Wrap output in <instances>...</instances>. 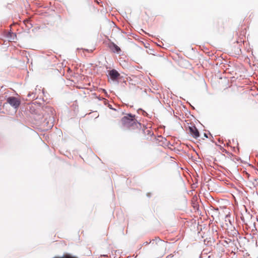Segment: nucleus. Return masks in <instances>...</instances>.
Returning a JSON list of instances; mask_svg holds the SVG:
<instances>
[{
	"label": "nucleus",
	"instance_id": "nucleus-1",
	"mask_svg": "<svg viewBox=\"0 0 258 258\" xmlns=\"http://www.w3.org/2000/svg\"><path fill=\"white\" fill-rule=\"evenodd\" d=\"M122 125L130 130H135L140 128L141 124L136 118L135 115L127 114L123 116L121 119Z\"/></svg>",
	"mask_w": 258,
	"mask_h": 258
},
{
	"label": "nucleus",
	"instance_id": "nucleus-2",
	"mask_svg": "<svg viewBox=\"0 0 258 258\" xmlns=\"http://www.w3.org/2000/svg\"><path fill=\"white\" fill-rule=\"evenodd\" d=\"M7 102L15 108H18L20 104V100L15 97H8Z\"/></svg>",
	"mask_w": 258,
	"mask_h": 258
},
{
	"label": "nucleus",
	"instance_id": "nucleus-3",
	"mask_svg": "<svg viewBox=\"0 0 258 258\" xmlns=\"http://www.w3.org/2000/svg\"><path fill=\"white\" fill-rule=\"evenodd\" d=\"M189 130L190 134L195 139L198 138L200 136L199 132L195 126H192L189 127Z\"/></svg>",
	"mask_w": 258,
	"mask_h": 258
},
{
	"label": "nucleus",
	"instance_id": "nucleus-4",
	"mask_svg": "<svg viewBox=\"0 0 258 258\" xmlns=\"http://www.w3.org/2000/svg\"><path fill=\"white\" fill-rule=\"evenodd\" d=\"M108 74L110 78L112 80H115L120 76V74L115 70H112L111 71H109Z\"/></svg>",
	"mask_w": 258,
	"mask_h": 258
},
{
	"label": "nucleus",
	"instance_id": "nucleus-5",
	"mask_svg": "<svg viewBox=\"0 0 258 258\" xmlns=\"http://www.w3.org/2000/svg\"><path fill=\"white\" fill-rule=\"evenodd\" d=\"M109 47L110 49L113 52L119 53V52L121 51L120 48L117 45H116L115 43H114L113 42L109 44Z\"/></svg>",
	"mask_w": 258,
	"mask_h": 258
},
{
	"label": "nucleus",
	"instance_id": "nucleus-6",
	"mask_svg": "<svg viewBox=\"0 0 258 258\" xmlns=\"http://www.w3.org/2000/svg\"><path fill=\"white\" fill-rule=\"evenodd\" d=\"M53 258H78L76 256H73L69 253H66L63 254L62 256L59 257V256H55Z\"/></svg>",
	"mask_w": 258,
	"mask_h": 258
},
{
	"label": "nucleus",
	"instance_id": "nucleus-7",
	"mask_svg": "<svg viewBox=\"0 0 258 258\" xmlns=\"http://www.w3.org/2000/svg\"><path fill=\"white\" fill-rule=\"evenodd\" d=\"M31 96H32V95H31L30 93H29V94H28V97H31Z\"/></svg>",
	"mask_w": 258,
	"mask_h": 258
},
{
	"label": "nucleus",
	"instance_id": "nucleus-8",
	"mask_svg": "<svg viewBox=\"0 0 258 258\" xmlns=\"http://www.w3.org/2000/svg\"><path fill=\"white\" fill-rule=\"evenodd\" d=\"M204 136L206 137V138H208V136L206 134H204Z\"/></svg>",
	"mask_w": 258,
	"mask_h": 258
},
{
	"label": "nucleus",
	"instance_id": "nucleus-9",
	"mask_svg": "<svg viewBox=\"0 0 258 258\" xmlns=\"http://www.w3.org/2000/svg\"><path fill=\"white\" fill-rule=\"evenodd\" d=\"M37 97L35 96V95H34L33 97V98H37Z\"/></svg>",
	"mask_w": 258,
	"mask_h": 258
},
{
	"label": "nucleus",
	"instance_id": "nucleus-10",
	"mask_svg": "<svg viewBox=\"0 0 258 258\" xmlns=\"http://www.w3.org/2000/svg\"><path fill=\"white\" fill-rule=\"evenodd\" d=\"M147 132H149V134L150 133V132L149 130H148Z\"/></svg>",
	"mask_w": 258,
	"mask_h": 258
}]
</instances>
